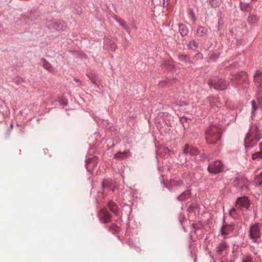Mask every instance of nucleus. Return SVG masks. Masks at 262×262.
<instances>
[{
	"instance_id": "obj_1",
	"label": "nucleus",
	"mask_w": 262,
	"mask_h": 262,
	"mask_svg": "<svg viewBox=\"0 0 262 262\" xmlns=\"http://www.w3.org/2000/svg\"><path fill=\"white\" fill-rule=\"evenodd\" d=\"M222 129L216 123L210 125L205 133V138L207 143L215 144L222 137Z\"/></svg>"
},
{
	"instance_id": "obj_2",
	"label": "nucleus",
	"mask_w": 262,
	"mask_h": 262,
	"mask_svg": "<svg viewBox=\"0 0 262 262\" xmlns=\"http://www.w3.org/2000/svg\"><path fill=\"white\" fill-rule=\"evenodd\" d=\"M261 138V136L259 133L257 127L256 125L252 126L245 139L244 145L245 147L250 148L253 147Z\"/></svg>"
},
{
	"instance_id": "obj_3",
	"label": "nucleus",
	"mask_w": 262,
	"mask_h": 262,
	"mask_svg": "<svg viewBox=\"0 0 262 262\" xmlns=\"http://www.w3.org/2000/svg\"><path fill=\"white\" fill-rule=\"evenodd\" d=\"M262 225L259 223L251 224L249 230V237L253 242L258 243L261 238Z\"/></svg>"
},
{
	"instance_id": "obj_4",
	"label": "nucleus",
	"mask_w": 262,
	"mask_h": 262,
	"mask_svg": "<svg viewBox=\"0 0 262 262\" xmlns=\"http://www.w3.org/2000/svg\"><path fill=\"white\" fill-rule=\"evenodd\" d=\"M232 184L237 188L248 189L247 183L248 180L239 173H236L231 180Z\"/></svg>"
},
{
	"instance_id": "obj_5",
	"label": "nucleus",
	"mask_w": 262,
	"mask_h": 262,
	"mask_svg": "<svg viewBox=\"0 0 262 262\" xmlns=\"http://www.w3.org/2000/svg\"><path fill=\"white\" fill-rule=\"evenodd\" d=\"M208 84L216 90L224 91L227 88L228 85L224 79L222 78H212L208 80Z\"/></svg>"
},
{
	"instance_id": "obj_6",
	"label": "nucleus",
	"mask_w": 262,
	"mask_h": 262,
	"mask_svg": "<svg viewBox=\"0 0 262 262\" xmlns=\"http://www.w3.org/2000/svg\"><path fill=\"white\" fill-rule=\"evenodd\" d=\"M225 168L224 164L220 160L211 162L208 165V171L213 174H216L223 171Z\"/></svg>"
},
{
	"instance_id": "obj_7",
	"label": "nucleus",
	"mask_w": 262,
	"mask_h": 262,
	"mask_svg": "<svg viewBox=\"0 0 262 262\" xmlns=\"http://www.w3.org/2000/svg\"><path fill=\"white\" fill-rule=\"evenodd\" d=\"M164 187H166L170 192L174 191L176 189L184 185V182L180 179H170L167 183H163Z\"/></svg>"
},
{
	"instance_id": "obj_8",
	"label": "nucleus",
	"mask_w": 262,
	"mask_h": 262,
	"mask_svg": "<svg viewBox=\"0 0 262 262\" xmlns=\"http://www.w3.org/2000/svg\"><path fill=\"white\" fill-rule=\"evenodd\" d=\"M234 230V225L233 224H228L225 222L220 229V233L224 236V238H227V236Z\"/></svg>"
},
{
	"instance_id": "obj_9",
	"label": "nucleus",
	"mask_w": 262,
	"mask_h": 262,
	"mask_svg": "<svg viewBox=\"0 0 262 262\" xmlns=\"http://www.w3.org/2000/svg\"><path fill=\"white\" fill-rule=\"evenodd\" d=\"M98 216L100 221L103 223H107L111 221L112 216L106 208H103L99 211Z\"/></svg>"
},
{
	"instance_id": "obj_10",
	"label": "nucleus",
	"mask_w": 262,
	"mask_h": 262,
	"mask_svg": "<svg viewBox=\"0 0 262 262\" xmlns=\"http://www.w3.org/2000/svg\"><path fill=\"white\" fill-rule=\"evenodd\" d=\"M236 203V206L241 209L244 208L247 209L250 206L249 200L245 196L238 198Z\"/></svg>"
},
{
	"instance_id": "obj_11",
	"label": "nucleus",
	"mask_w": 262,
	"mask_h": 262,
	"mask_svg": "<svg viewBox=\"0 0 262 262\" xmlns=\"http://www.w3.org/2000/svg\"><path fill=\"white\" fill-rule=\"evenodd\" d=\"M85 162V166L87 170L90 173H92L93 172V170L97 165V158L93 157V158L86 160Z\"/></svg>"
},
{
	"instance_id": "obj_12",
	"label": "nucleus",
	"mask_w": 262,
	"mask_h": 262,
	"mask_svg": "<svg viewBox=\"0 0 262 262\" xmlns=\"http://www.w3.org/2000/svg\"><path fill=\"white\" fill-rule=\"evenodd\" d=\"M246 72L243 71L234 74L233 77L231 79V80H236L237 81L235 83H233V85L235 86L236 84L239 83L242 81H244L246 78Z\"/></svg>"
},
{
	"instance_id": "obj_13",
	"label": "nucleus",
	"mask_w": 262,
	"mask_h": 262,
	"mask_svg": "<svg viewBox=\"0 0 262 262\" xmlns=\"http://www.w3.org/2000/svg\"><path fill=\"white\" fill-rule=\"evenodd\" d=\"M253 77L255 85L258 90L262 91V72L256 71Z\"/></svg>"
},
{
	"instance_id": "obj_14",
	"label": "nucleus",
	"mask_w": 262,
	"mask_h": 262,
	"mask_svg": "<svg viewBox=\"0 0 262 262\" xmlns=\"http://www.w3.org/2000/svg\"><path fill=\"white\" fill-rule=\"evenodd\" d=\"M179 61L182 65L192 63V59L190 56L187 54H179L178 56Z\"/></svg>"
},
{
	"instance_id": "obj_15",
	"label": "nucleus",
	"mask_w": 262,
	"mask_h": 262,
	"mask_svg": "<svg viewBox=\"0 0 262 262\" xmlns=\"http://www.w3.org/2000/svg\"><path fill=\"white\" fill-rule=\"evenodd\" d=\"M191 187L189 186L185 191L182 192L177 197V200L178 201H183L189 199L191 195Z\"/></svg>"
},
{
	"instance_id": "obj_16",
	"label": "nucleus",
	"mask_w": 262,
	"mask_h": 262,
	"mask_svg": "<svg viewBox=\"0 0 262 262\" xmlns=\"http://www.w3.org/2000/svg\"><path fill=\"white\" fill-rule=\"evenodd\" d=\"M190 155L191 156H199L198 160H201L206 158L205 155L204 153H201L200 150L196 147L191 146V149L190 151Z\"/></svg>"
},
{
	"instance_id": "obj_17",
	"label": "nucleus",
	"mask_w": 262,
	"mask_h": 262,
	"mask_svg": "<svg viewBox=\"0 0 262 262\" xmlns=\"http://www.w3.org/2000/svg\"><path fill=\"white\" fill-rule=\"evenodd\" d=\"M227 247V243L225 241H222L217 247L216 252L217 255H222V253L226 250Z\"/></svg>"
},
{
	"instance_id": "obj_18",
	"label": "nucleus",
	"mask_w": 262,
	"mask_h": 262,
	"mask_svg": "<svg viewBox=\"0 0 262 262\" xmlns=\"http://www.w3.org/2000/svg\"><path fill=\"white\" fill-rule=\"evenodd\" d=\"M179 32L182 37L186 36L189 33V29L186 25L179 24Z\"/></svg>"
},
{
	"instance_id": "obj_19",
	"label": "nucleus",
	"mask_w": 262,
	"mask_h": 262,
	"mask_svg": "<svg viewBox=\"0 0 262 262\" xmlns=\"http://www.w3.org/2000/svg\"><path fill=\"white\" fill-rule=\"evenodd\" d=\"M129 157H131L129 150H126L123 152H119L114 155L115 158L124 159Z\"/></svg>"
},
{
	"instance_id": "obj_20",
	"label": "nucleus",
	"mask_w": 262,
	"mask_h": 262,
	"mask_svg": "<svg viewBox=\"0 0 262 262\" xmlns=\"http://www.w3.org/2000/svg\"><path fill=\"white\" fill-rule=\"evenodd\" d=\"M40 63L42 64L43 68L46 69L49 72H52L53 71V68L52 66L45 59L42 58L41 59Z\"/></svg>"
},
{
	"instance_id": "obj_21",
	"label": "nucleus",
	"mask_w": 262,
	"mask_h": 262,
	"mask_svg": "<svg viewBox=\"0 0 262 262\" xmlns=\"http://www.w3.org/2000/svg\"><path fill=\"white\" fill-rule=\"evenodd\" d=\"M208 33V29L203 26H199L196 29V35L200 37L204 36Z\"/></svg>"
},
{
	"instance_id": "obj_22",
	"label": "nucleus",
	"mask_w": 262,
	"mask_h": 262,
	"mask_svg": "<svg viewBox=\"0 0 262 262\" xmlns=\"http://www.w3.org/2000/svg\"><path fill=\"white\" fill-rule=\"evenodd\" d=\"M34 15V14L32 13H30L29 15L27 16L24 15L21 17L20 21L24 22L26 24H29L33 20L32 17H33Z\"/></svg>"
},
{
	"instance_id": "obj_23",
	"label": "nucleus",
	"mask_w": 262,
	"mask_h": 262,
	"mask_svg": "<svg viewBox=\"0 0 262 262\" xmlns=\"http://www.w3.org/2000/svg\"><path fill=\"white\" fill-rule=\"evenodd\" d=\"M108 207L110 210L115 213V214H118V208L117 205L112 201H110L108 202Z\"/></svg>"
},
{
	"instance_id": "obj_24",
	"label": "nucleus",
	"mask_w": 262,
	"mask_h": 262,
	"mask_svg": "<svg viewBox=\"0 0 262 262\" xmlns=\"http://www.w3.org/2000/svg\"><path fill=\"white\" fill-rule=\"evenodd\" d=\"M258 17L255 14H250L247 18V20L251 25H253L258 22Z\"/></svg>"
},
{
	"instance_id": "obj_25",
	"label": "nucleus",
	"mask_w": 262,
	"mask_h": 262,
	"mask_svg": "<svg viewBox=\"0 0 262 262\" xmlns=\"http://www.w3.org/2000/svg\"><path fill=\"white\" fill-rule=\"evenodd\" d=\"M260 151L255 152L252 155L253 160H259L262 159V142L259 144Z\"/></svg>"
},
{
	"instance_id": "obj_26",
	"label": "nucleus",
	"mask_w": 262,
	"mask_h": 262,
	"mask_svg": "<svg viewBox=\"0 0 262 262\" xmlns=\"http://www.w3.org/2000/svg\"><path fill=\"white\" fill-rule=\"evenodd\" d=\"M207 1L211 7L213 8L219 7L222 3V0H207Z\"/></svg>"
},
{
	"instance_id": "obj_27",
	"label": "nucleus",
	"mask_w": 262,
	"mask_h": 262,
	"mask_svg": "<svg viewBox=\"0 0 262 262\" xmlns=\"http://www.w3.org/2000/svg\"><path fill=\"white\" fill-rule=\"evenodd\" d=\"M252 105V111H251V117H253L255 115V111L258 109V106H259L257 103V101L255 100H253L251 101Z\"/></svg>"
},
{
	"instance_id": "obj_28",
	"label": "nucleus",
	"mask_w": 262,
	"mask_h": 262,
	"mask_svg": "<svg viewBox=\"0 0 262 262\" xmlns=\"http://www.w3.org/2000/svg\"><path fill=\"white\" fill-rule=\"evenodd\" d=\"M66 28V26L65 25L63 22L58 23L56 21H55V28L54 29L59 31H64Z\"/></svg>"
},
{
	"instance_id": "obj_29",
	"label": "nucleus",
	"mask_w": 262,
	"mask_h": 262,
	"mask_svg": "<svg viewBox=\"0 0 262 262\" xmlns=\"http://www.w3.org/2000/svg\"><path fill=\"white\" fill-rule=\"evenodd\" d=\"M254 183L256 186H262V171L254 178Z\"/></svg>"
},
{
	"instance_id": "obj_30",
	"label": "nucleus",
	"mask_w": 262,
	"mask_h": 262,
	"mask_svg": "<svg viewBox=\"0 0 262 262\" xmlns=\"http://www.w3.org/2000/svg\"><path fill=\"white\" fill-rule=\"evenodd\" d=\"M199 46V43L195 40H191L188 44V49L195 50Z\"/></svg>"
},
{
	"instance_id": "obj_31",
	"label": "nucleus",
	"mask_w": 262,
	"mask_h": 262,
	"mask_svg": "<svg viewBox=\"0 0 262 262\" xmlns=\"http://www.w3.org/2000/svg\"><path fill=\"white\" fill-rule=\"evenodd\" d=\"M241 9L243 11L250 12L251 11V7L249 3H241Z\"/></svg>"
},
{
	"instance_id": "obj_32",
	"label": "nucleus",
	"mask_w": 262,
	"mask_h": 262,
	"mask_svg": "<svg viewBox=\"0 0 262 262\" xmlns=\"http://www.w3.org/2000/svg\"><path fill=\"white\" fill-rule=\"evenodd\" d=\"M109 230L113 234H117L120 231V228L115 224L111 225L109 228Z\"/></svg>"
},
{
	"instance_id": "obj_33",
	"label": "nucleus",
	"mask_w": 262,
	"mask_h": 262,
	"mask_svg": "<svg viewBox=\"0 0 262 262\" xmlns=\"http://www.w3.org/2000/svg\"><path fill=\"white\" fill-rule=\"evenodd\" d=\"M220 56L219 52L215 51L212 53L209 56V60L212 61H216Z\"/></svg>"
},
{
	"instance_id": "obj_34",
	"label": "nucleus",
	"mask_w": 262,
	"mask_h": 262,
	"mask_svg": "<svg viewBox=\"0 0 262 262\" xmlns=\"http://www.w3.org/2000/svg\"><path fill=\"white\" fill-rule=\"evenodd\" d=\"M259 106L262 107V91L258 90L256 94V100Z\"/></svg>"
},
{
	"instance_id": "obj_35",
	"label": "nucleus",
	"mask_w": 262,
	"mask_h": 262,
	"mask_svg": "<svg viewBox=\"0 0 262 262\" xmlns=\"http://www.w3.org/2000/svg\"><path fill=\"white\" fill-rule=\"evenodd\" d=\"M108 44L110 46L111 50L114 51L116 49L117 46L113 41L111 40H106L105 41L104 46H106Z\"/></svg>"
},
{
	"instance_id": "obj_36",
	"label": "nucleus",
	"mask_w": 262,
	"mask_h": 262,
	"mask_svg": "<svg viewBox=\"0 0 262 262\" xmlns=\"http://www.w3.org/2000/svg\"><path fill=\"white\" fill-rule=\"evenodd\" d=\"M242 262H253V257L252 255L248 254L243 256Z\"/></svg>"
},
{
	"instance_id": "obj_37",
	"label": "nucleus",
	"mask_w": 262,
	"mask_h": 262,
	"mask_svg": "<svg viewBox=\"0 0 262 262\" xmlns=\"http://www.w3.org/2000/svg\"><path fill=\"white\" fill-rule=\"evenodd\" d=\"M12 82L16 83V84H19L24 82V79L21 77L17 76L12 79Z\"/></svg>"
},
{
	"instance_id": "obj_38",
	"label": "nucleus",
	"mask_w": 262,
	"mask_h": 262,
	"mask_svg": "<svg viewBox=\"0 0 262 262\" xmlns=\"http://www.w3.org/2000/svg\"><path fill=\"white\" fill-rule=\"evenodd\" d=\"M117 22H118L119 25L124 28L127 32H129V28L127 25L125 24L123 21L120 20L119 19H116Z\"/></svg>"
},
{
	"instance_id": "obj_39",
	"label": "nucleus",
	"mask_w": 262,
	"mask_h": 262,
	"mask_svg": "<svg viewBox=\"0 0 262 262\" xmlns=\"http://www.w3.org/2000/svg\"><path fill=\"white\" fill-rule=\"evenodd\" d=\"M55 20H48L46 23V26L48 28H53L54 29L55 25Z\"/></svg>"
},
{
	"instance_id": "obj_40",
	"label": "nucleus",
	"mask_w": 262,
	"mask_h": 262,
	"mask_svg": "<svg viewBox=\"0 0 262 262\" xmlns=\"http://www.w3.org/2000/svg\"><path fill=\"white\" fill-rule=\"evenodd\" d=\"M191 149V146L186 144L185 146L183 147V153L184 154H189L190 155V151Z\"/></svg>"
},
{
	"instance_id": "obj_41",
	"label": "nucleus",
	"mask_w": 262,
	"mask_h": 262,
	"mask_svg": "<svg viewBox=\"0 0 262 262\" xmlns=\"http://www.w3.org/2000/svg\"><path fill=\"white\" fill-rule=\"evenodd\" d=\"M229 215L233 218H236L237 216L236 210L234 208H232L229 212Z\"/></svg>"
},
{
	"instance_id": "obj_42",
	"label": "nucleus",
	"mask_w": 262,
	"mask_h": 262,
	"mask_svg": "<svg viewBox=\"0 0 262 262\" xmlns=\"http://www.w3.org/2000/svg\"><path fill=\"white\" fill-rule=\"evenodd\" d=\"M196 204L194 203H192L188 207L187 210L189 211V212L191 213L194 211V210L196 208Z\"/></svg>"
},
{
	"instance_id": "obj_43",
	"label": "nucleus",
	"mask_w": 262,
	"mask_h": 262,
	"mask_svg": "<svg viewBox=\"0 0 262 262\" xmlns=\"http://www.w3.org/2000/svg\"><path fill=\"white\" fill-rule=\"evenodd\" d=\"M179 220L181 225L183 224V222H184L185 218V215L183 213H181L179 215Z\"/></svg>"
},
{
	"instance_id": "obj_44",
	"label": "nucleus",
	"mask_w": 262,
	"mask_h": 262,
	"mask_svg": "<svg viewBox=\"0 0 262 262\" xmlns=\"http://www.w3.org/2000/svg\"><path fill=\"white\" fill-rule=\"evenodd\" d=\"M222 24H223L222 20L221 19H219L218 22H217V25L216 26L217 27V31H220L221 30Z\"/></svg>"
},
{
	"instance_id": "obj_45",
	"label": "nucleus",
	"mask_w": 262,
	"mask_h": 262,
	"mask_svg": "<svg viewBox=\"0 0 262 262\" xmlns=\"http://www.w3.org/2000/svg\"><path fill=\"white\" fill-rule=\"evenodd\" d=\"M102 187L103 188H108V182L107 181H103L102 183Z\"/></svg>"
},
{
	"instance_id": "obj_46",
	"label": "nucleus",
	"mask_w": 262,
	"mask_h": 262,
	"mask_svg": "<svg viewBox=\"0 0 262 262\" xmlns=\"http://www.w3.org/2000/svg\"><path fill=\"white\" fill-rule=\"evenodd\" d=\"M171 0H163V6L164 7H166L170 3Z\"/></svg>"
},
{
	"instance_id": "obj_47",
	"label": "nucleus",
	"mask_w": 262,
	"mask_h": 262,
	"mask_svg": "<svg viewBox=\"0 0 262 262\" xmlns=\"http://www.w3.org/2000/svg\"><path fill=\"white\" fill-rule=\"evenodd\" d=\"M166 69L169 71H172L174 69V67L173 65L168 64L166 66Z\"/></svg>"
},
{
	"instance_id": "obj_48",
	"label": "nucleus",
	"mask_w": 262,
	"mask_h": 262,
	"mask_svg": "<svg viewBox=\"0 0 262 262\" xmlns=\"http://www.w3.org/2000/svg\"><path fill=\"white\" fill-rule=\"evenodd\" d=\"M87 75L89 77L90 79L91 80L93 84H96V79H95L94 78H93V77H92L90 75L88 74Z\"/></svg>"
},
{
	"instance_id": "obj_49",
	"label": "nucleus",
	"mask_w": 262,
	"mask_h": 262,
	"mask_svg": "<svg viewBox=\"0 0 262 262\" xmlns=\"http://www.w3.org/2000/svg\"><path fill=\"white\" fill-rule=\"evenodd\" d=\"M195 56L199 59H202L203 57V54L201 53H198V54H196Z\"/></svg>"
},
{
	"instance_id": "obj_50",
	"label": "nucleus",
	"mask_w": 262,
	"mask_h": 262,
	"mask_svg": "<svg viewBox=\"0 0 262 262\" xmlns=\"http://www.w3.org/2000/svg\"><path fill=\"white\" fill-rule=\"evenodd\" d=\"M13 123H11L10 125V128L8 130V133H9V134H10V131L13 129Z\"/></svg>"
},
{
	"instance_id": "obj_51",
	"label": "nucleus",
	"mask_w": 262,
	"mask_h": 262,
	"mask_svg": "<svg viewBox=\"0 0 262 262\" xmlns=\"http://www.w3.org/2000/svg\"><path fill=\"white\" fill-rule=\"evenodd\" d=\"M74 80L77 82H79L80 83V84H81V81L79 79L74 78Z\"/></svg>"
},
{
	"instance_id": "obj_52",
	"label": "nucleus",
	"mask_w": 262,
	"mask_h": 262,
	"mask_svg": "<svg viewBox=\"0 0 262 262\" xmlns=\"http://www.w3.org/2000/svg\"><path fill=\"white\" fill-rule=\"evenodd\" d=\"M192 226H193V228L195 229H196L197 228H198V226L194 224H192Z\"/></svg>"
},
{
	"instance_id": "obj_53",
	"label": "nucleus",
	"mask_w": 262,
	"mask_h": 262,
	"mask_svg": "<svg viewBox=\"0 0 262 262\" xmlns=\"http://www.w3.org/2000/svg\"><path fill=\"white\" fill-rule=\"evenodd\" d=\"M189 14H190L191 16H192V17H193V16H194L193 13L191 10H190V11L189 12Z\"/></svg>"
},
{
	"instance_id": "obj_54",
	"label": "nucleus",
	"mask_w": 262,
	"mask_h": 262,
	"mask_svg": "<svg viewBox=\"0 0 262 262\" xmlns=\"http://www.w3.org/2000/svg\"><path fill=\"white\" fill-rule=\"evenodd\" d=\"M110 190H111L112 191H114V189H111V188H110Z\"/></svg>"
},
{
	"instance_id": "obj_55",
	"label": "nucleus",
	"mask_w": 262,
	"mask_h": 262,
	"mask_svg": "<svg viewBox=\"0 0 262 262\" xmlns=\"http://www.w3.org/2000/svg\"><path fill=\"white\" fill-rule=\"evenodd\" d=\"M67 104V103H65L64 105H66Z\"/></svg>"
},
{
	"instance_id": "obj_56",
	"label": "nucleus",
	"mask_w": 262,
	"mask_h": 262,
	"mask_svg": "<svg viewBox=\"0 0 262 262\" xmlns=\"http://www.w3.org/2000/svg\"><path fill=\"white\" fill-rule=\"evenodd\" d=\"M191 166H192L191 165L190 166V165H188V167H190V166L191 167Z\"/></svg>"
},
{
	"instance_id": "obj_57",
	"label": "nucleus",
	"mask_w": 262,
	"mask_h": 262,
	"mask_svg": "<svg viewBox=\"0 0 262 262\" xmlns=\"http://www.w3.org/2000/svg\"><path fill=\"white\" fill-rule=\"evenodd\" d=\"M194 262H196V260L195 259L194 260Z\"/></svg>"
}]
</instances>
